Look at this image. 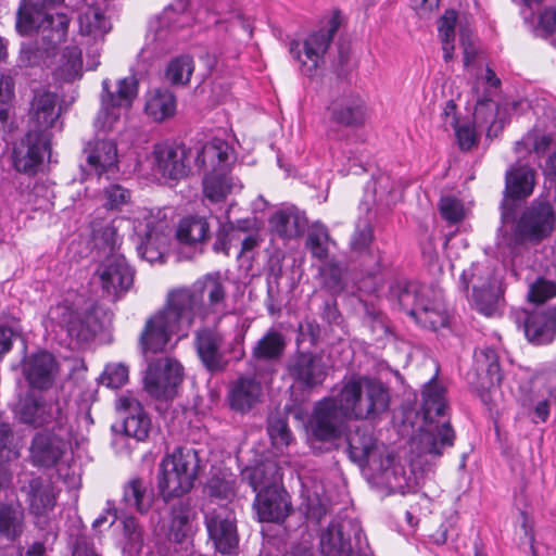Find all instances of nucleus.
<instances>
[{
    "label": "nucleus",
    "instance_id": "30",
    "mask_svg": "<svg viewBox=\"0 0 556 556\" xmlns=\"http://www.w3.org/2000/svg\"><path fill=\"white\" fill-rule=\"evenodd\" d=\"M224 338L222 333L210 328H202L195 332L194 346L204 367L212 372L223 371L227 366L220 352Z\"/></svg>",
    "mask_w": 556,
    "mask_h": 556
},
{
    "label": "nucleus",
    "instance_id": "25",
    "mask_svg": "<svg viewBox=\"0 0 556 556\" xmlns=\"http://www.w3.org/2000/svg\"><path fill=\"white\" fill-rule=\"evenodd\" d=\"M21 419L34 427H42L54 422L58 428H62L67 417L60 401L43 402L40 399L27 395L22 404Z\"/></svg>",
    "mask_w": 556,
    "mask_h": 556
},
{
    "label": "nucleus",
    "instance_id": "4",
    "mask_svg": "<svg viewBox=\"0 0 556 556\" xmlns=\"http://www.w3.org/2000/svg\"><path fill=\"white\" fill-rule=\"evenodd\" d=\"M444 388L432 378L422 390L421 412L426 427L419 434V448L424 454L441 456L445 448L452 447L455 432L448 421L434 425V418L443 416L446 409Z\"/></svg>",
    "mask_w": 556,
    "mask_h": 556
},
{
    "label": "nucleus",
    "instance_id": "36",
    "mask_svg": "<svg viewBox=\"0 0 556 556\" xmlns=\"http://www.w3.org/2000/svg\"><path fill=\"white\" fill-rule=\"evenodd\" d=\"M87 153L86 166H81L87 175L94 174L100 177L117 163V147L113 140H97Z\"/></svg>",
    "mask_w": 556,
    "mask_h": 556
},
{
    "label": "nucleus",
    "instance_id": "39",
    "mask_svg": "<svg viewBox=\"0 0 556 556\" xmlns=\"http://www.w3.org/2000/svg\"><path fill=\"white\" fill-rule=\"evenodd\" d=\"M556 329L554 313H532L525 320V334L534 344L552 342Z\"/></svg>",
    "mask_w": 556,
    "mask_h": 556
},
{
    "label": "nucleus",
    "instance_id": "19",
    "mask_svg": "<svg viewBox=\"0 0 556 556\" xmlns=\"http://www.w3.org/2000/svg\"><path fill=\"white\" fill-rule=\"evenodd\" d=\"M61 108L58 106L56 93L46 89H35L28 109V130L53 137V129L63 128V122L59 121Z\"/></svg>",
    "mask_w": 556,
    "mask_h": 556
},
{
    "label": "nucleus",
    "instance_id": "6",
    "mask_svg": "<svg viewBox=\"0 0 556 556\" xmlns=\"http://www.w3.org/2000/svg\"><path fill=\"white\" fill-rule=\"evenodd\" d=\"M226 292L225 279L219 273H213L198 280L190 288H177L168 293L186 309L188 319L193 325L195 318H203L208 313L224 309Z\"/></svg>",
    "mask_w": 556,
    "mask_h": 556
},
{
    "label": "nucleus",
    "instance_id": "62",
    "mask_svg": "<svg viewBox=\"0 0 556 556\" xmlns=\"http://www.w3.org/2000/svg\"><path fill=\"white\" fill-rule=\"evenodd\" d=\"M556 296V282L538 278L529 286L528 299L532 303L542 304Z\"/></svg>",
    "mask_w": 556,
    "mask_h": 556
},
{
    "label": "nucleus",
    "instance_id": "21",
    "mask_svg": "<svg viewBox=\"0 0 556 556\" xmlns=\"http://www.w3.org/2000/svg\"><path fill=\"white\" fill-rule=\"evenodd\" d=\"M210 540L220 554H231L239 543L236 515L228 506H218L205 513Z\"/></svg>",
    "mask_w": 556,
    "mask_h": 556
},
{
    "label": "nucleus",
    "instance_id": "34",
    "mask_svg": "<svg viewBox=\"0 0 556 556\" xmlns=\"http://www.w3.org/2000/svg\"><path fill=\"white\" fill-rule=\"evenodd\" d=\"M390 293L396 299L400 308L414 318L426 300L433 294V290L416 282H399L391 287Z\"/></svg>",
    "mask_w": 556,
    "mask_h": 556
},
{
    "label": "nucleus",
    "instance_id": "48",
    "mask_svg": "<svg viewBox=\"0 0 556 556\" xmlns=\"http://www.w3.org/2000/svg\"><path fill=\"white\" fill-rule=\"evenodd\" d=\"M123 502L126 507L140 514L147 513L152 504V496L148 492L147 483L141 478H134L124 486Z\"/></svg>",
    "mask_w": 556,
    "mask_h": 556
},
{
    "label": "nucleus",
    "instance_id": "56",
    "mask_svg": "<svg viewBox=\"0 0 556 556\" xmlns=\"http://www.w3.org/2000/svg\"><path fill=\"white\" fill-rule=\"evenodd\" d=\"M267 431L273 444L277 448L288 446L292 440V433L288 427L287 420L280 413L269 416Z\"/></svg>",
    "mask_w": 556,
    "mask_h": 556
},
{
    "label": "nucleus",
    "instance_id": "23",
    "mask_svg": "<svg viewBox=\"0 0 556 556\" xmlns=\"http://www.w3.org/2000/svg\"><path fill=\"white\" fill-rule=\"evenodd\" d=\"M190 150L177 141H163L156 143L153 149V155L157 170L162 176L169 179H181L190 170L188 164V153Z\"/></svg>",
    "mask_w": 556,
    "mask_h": 556
},
{
    "label": "nucleus",
    "instance_id": "11",
    "mask_svg": "<svg viewBox=\"0 0 556 556\" xmlns=\"http://www.w3.org/2000/svg\"><path fill=\"white\" fill-rule=\"evenodd\" d=\"M101 253L105 257L98 265L96 276L103 293L117 300L132 286L135 271L125 256L115 250V245H102Z\"/></svg>",
    "mask_w": 556,
    "mask_h": 556
},
{
    "label": "nucleus",
    "instance_id": "59",
    "mask_svg": "<svg viewBox=\"0 0 556 556\" xmlns=\"http://www.w3.org/2000/svg\"><path fill=\"white\" fill-rule=\"evenodd\" d=\"M402 193L403 186L401 182L391 180V177L388 175L379 176L376 182L375 194L381 200L386 197L387 206L394 205L402 198Z\"/></svg>",
    "mask_w": 556,
    "mask_h": 556
},
{
    "label": "nucleus",
    "instance_id": "12",
    "mask_svg": "<svg viewBox=\"0 0 556 556\" xmlns=\"http://www.w3.org/2000/svg\"><path fill=\"white\" fill-rule=\"evenodd\" d=\"M535 172L527 165H511L505 174L504 198L501 202L500 232L507 235L506 224H513L517 214L516 200L529 197L534 188Z\"/></svg>",
    "mask_w": 556,
    "mask_h": 556
},
{
    "label": "nucleus",
    "instance_id": "35",
    "mask_svg": "<svg viewBox=\"0 0 556 556\" xmlns=\"http://www.w3.org/2000/svg\"><path fill=\"white\" fill-rule=\"evenodd\" d=\"M349 454L353 462L363 466L378 459V444L369 427H357L348 437Z\"/></svg>",
    "mask_w": 556,
    "mask_h": 556
},
{
    "label": "nucleus",
    "instance_id": "43",
    "mask_svg": "<svg viewBox=\"0 0 556 556\" xmlns=\"http://www.w3.org/2000/svg\"><path fill=\"white\" fill-rule=\"evenodd\" d=\"M414 319L422 327L433 331L447 325L448 316L438 293L433 291V294L426 300L425 305L419 308Z\"/></svg>",
    "mask_w": 556,
    "mask_h": 556
},
{
    "label": "nucleus",
    "instance_id": "41",
    "mask_svg": "<svg viewBox=\"0 0 556 556\" xmlns=\"http://www.w3.org/2000/svg\"><path fill=\"white\" fill-rule=\"evenodd\" d=\"M497 279L500 278L493 268L484 263L475 262L463 270L459 277V289L467 294L472 289V293H475Z\"/></svg>",
    "mask_w": 556,
    "mask_h": 556
},
{
    "label": "nucleus",
    "instance_id": "8",
    "mask_svg": "<svg viewBox=\"0 0 556 556\" xmlns=\"http://www.w3.org/2000/svg\"><path fill=\"white\" fill-rule=\"evenodd\" d=\"M340 14L336 12L327 22L325 27H321L311 33L303 42V53L306 60H302L301 45L296 40L289 43V52L292 58L300 63V71L307 77L315 75L323 61L326 52L328 51L334 35L340 27Z\"/></svg>",
    "mask_w": 556,
    "mask_h": 556
},
{
    "label": "nucleus",
    "instance_id": "44",
    "mask_svg": "<svg viewBox=\"0 0 556 556\" xmlns=\"http://www.w3.org/2000/svg\"><path fill=\"white\" fill-rule=\"evenodd\" d=\"M79 30L83 35L94 38L111 30V22L98 5H87L78 15Z\"/></svg>",
    "mask_w": 556,
    "mask_h": 556
},
{
    "label": "nucleus",
    "instance_id": "51",
    "mask_svg": "<svg viewBox=\"0 0 556 556\" xmlns=\"http://www.w3.org/2000/svg\"><path fill=\"white\" fill-rule=\"evenodd\" d=\"M204 491L211 498L231 501L236 496V479L230 472L213 475L207 480Z\"/></svg>",
    "mask_w": 556,
    "mask_h": 556
},
{
    "label": "nucleus",
    "instance_id": "37",
    "mask_svg": "<svg viewBox=\"0 0 556 556\" xmlns=\"http://www.w3.org/2000/svg\"><path fill=\"white\" fill-rule=\"evenodd\" d=\"M261 382L252 377H241L233 382L229 390L230 407L240 413L249 412L262 396Z\"/></svg>",
    "mask_w": 556,
    "mask_h": 556
},
{
    "label": "nucleus",
    "instance_id": "26",
    "mask_svg": "<svg viewBox=\"0 0 556 556\" xmlns=\"http://www.w3.org/2000/svg\"><path fill=\"white\" fill-rule=\"evenodd\" d=\"M176 224L166 217L164 210L149 211L141 219L134 220L132 230L139 243H166L175 237Z\"/></svg>",
    "mask_w": 556,
    "mask_h": 556
},
{
    "label": "nucleus",
    "instance_id": "57",
    "mask_svg": "<svg viewBox=\"0 0 556 556\" xmlns=\"http://www.w3.org/2000/svg\"><path fill=\"white\" fill-rule=\"evenodd\" d=\"M207 157L212 161L216 159L219 164L226 163L229 159L228 144L220 139H215L210 144L199 148L195 154V164L199 167L204 166Z\"/></svg>",
    "mask_w": 556,
    "mask_h": 556
},
{
    "label": "nucleus",
    "instance_id": "17",
    "mask_svg": "<svg viewBox=\"0 0 556 556\" xmlns=\"http://www.w3.org/2000/svg\"><path fill=\"white\" fill-rule=\"evenodd\" d=\"M65 20V29H68L70 17L65 13H49L43 5L34 0H20L15 14V30L20 36H29L34 33L40 35L59 29L56 22Z\"/></svg>",
    "mask_w": 556,
    "mask_h": 556
},
{
    "label": "nucleus",
    "instance_id": "61",
    "mask_svg": "<svg viewBox=\"0 0 556 556\" xmlns=\"http://www.w3.org/2000/svg\"><path fill=\"white\" fill-rule=\"evenodd\" d=\"M103 198L106 210H121L130 201L131 192L118 184H112L103 189Z\"/></svg>",
    "mask_w": 556,
    "mask_h": 556
},
{
    "label": "nucleus",
    "instance_id": "55",
    "mask_svg": "<svg viewBox=\"0 0 556 556\" xmlns=\"http://www.w3.org/2000/svg\"><path fill=\"white\" fill-rule=\"evenodd\" d=\"M476 105L473 112V124L478 126L493 122L496 116V104L493 101L492 92L489 89L480 93L479 88H475Z\"/></svg>",
    "mask_w": 556,
    "mask_h": 556
},
{
    "label": "nucleus",
    "instance_id": "22",
    "mask_svg": "<svg viewBox=\"0 0 556 556\" xmlns=\"http://www.w3.org/2000/svg\"><path fill=\"white\" fill-rule=\"evenodd\" d=\"M116 409L122 418L123 432L137 441H146L152 422L142 404L134 395L124 394L117 399Z\"/></svg>",
    "mask_w": 556,
    "mask_h": 556
},
{
    "label": "nucleus",
    "instance_id": "13",
    "mask_svg": "<svg viewBox=\"0 0 556 556\" xmlns=\"http://www.w3.org/2000/svg\"><path fill=\"white\" fill-rule=\"evenodd\" d=\"M52 138L49 135L27 130L12 150L13 168L24 175L35 176L41 168L46 154L51 152Z\"/></svg>",
    "mask_w": 556,
    "mask_h": 556
},
{
    "label": "nucleus",
    "instance_id": "32",
    "mask_svg": "<svg viewBox=\"0 0 556 556\" xmlns=\"http://www.w3.org/2000/svg\"><path fill=\"white\" fill-rule=\"evenodd\" d=\"M134 220L124 216L101 215L97 211L90 220V231L93 243H117L126 231L132 230Z\"/></svg>",
    "mask_w": 556,
    "mask_h": 556
},
{
    "label": "nucleus",
    "instance_id": "9",
    "mask_svg": "<svg viewBox=\"0 0 556 556\" xmlns=\"http://www.w3.org/2000/svg\"><path fill=\"white\" fill-rule=\"evenodd\" d=\"M346 420L350 418L341 408L338 393L316 402L308 422L312 446L315 447L316 442L330 443L340 439L345 432Z\"/></svg>",
    "mask_w": 556,
    "mask_h": 556
},
{
    "label": "nucleus",
    "instance_id": "18",
    "mask_svg": "<svg viewBox=\"0 0 556 556\" xmlns=\"http://www.w3.org/2000/svg\"><path fill=\"white\" fill-rule=\"evenodd\" d=\"M98 314L99 308L96 306L78 313L67 304H58L49 312L52 321L66 329L70 337L81 342L91 340L102 329Z\"/></svg>",
    "mask_w": 556,
    "mask_h": 556
},
{
    "label": "nucleus",
    "instance_id": "38",
    "mask_svg": "<svg viewBox=\"0 0 556 556\" xmlns=\"http://www.w3.org/2000/svg\"><path fill=\"white\" fill-rule=\"evenodd\" d=\"M285 336L276 330L269 329L252 348L251 356L254 364H273L278 362L286 350Z\"/></svg>",
    "mask_w": 556,
    "mask_h": 556
},
{
    "label": "nucleus",
    "instance_id": "16",
    "mask_svg": "<svg viewBox=\"0 0 556 556\" xmlns=\"http://www.w3.org/2000/svg\"><path fill=\"white\" fill-rule=\"evenodd\" d=\"M184 380V367L174 358L162 357L148 365L144 389L153 397H172Z\"/></svg>",
    "mask_w": 556,
    "mask_h": 556
},
{
    "label": "nucleus",
    "instance_id": "10",
    "mask_svg": "<svg viewBox=\"0 0 556 556\" xmlns=\"http://www.w3.org/2000/svg\"><path fill=\"white\" fill-rule=\"evenodd\" d=\"M515 230L520 240L541 242L547 239L556 228L554 206L546 199H534L521 213L518 220L506 224Z\"/></svg>",
    "mask_w": 556,
    "mask_h": 556
},
{
    "label": "nucleus",
    "instance_id": "2",
    "mask_svg": "<svg viewBox=\"0 0 556 556\" xmlns=\"http://www.w3.org/2000/svg\"><path fill=\"white\" fill-rule=\"evenodd\" d=\"M348 53L340 48L338 52V65L334 67L336 81L329 90V102L326 113L330 123L328 136L340 138V127L349 129L362 128L368 117V108L361 94L354 91L346 80L348 73L344 64L348 62Z\"/></svg>",
    "mask_w": 556,
    "mask_h": 556
},
{
    "label": "nucleus",
    "instance_id": "31",
    "mask_svg": "<svg viewBox=\"0 0 556 556\" xmlns=\"http://www.w3.org/2000/svg\"><path fill=\"white\" fill-rule=\"evenodd\" d=\"M29 511L37 516H46L55 506L56 496L51 483L39 476L25 479L21 485Z\"/></svg>",
    "mask_w": 556,
    "mask_h": 556
},
{
    "label": "nucleus",
    "instance_id": "49",
    "mask_svg": "<svg viewBox=\"0 0 556 556\" xmlns=\"http://www.w3.org/2000/svg\"><path fill=\"white\" fill-rule=\"evenodd\" d=\"M192 511L188 504L178 503L172 508V520L168 529L169 541L182 543L191 533Z\"/></svg>",
    "mask_w": 556,
    "mask_h": 556
},
{
    "label": "nucleus",
    "instance_id": "42",
    "mask_svg": "<svg viewBox=\"0 0 556 556\" xmlns=\"http://www.w3.org/2000/svg\"><path fill=\"white\" fill-rule=\"evenodd\" d=\"M242 480L247 481L254 492L278 486V469L271 463H262L253 467H247L242 471Z\"/></svg>",
    "mask_w": 556,
    "mask_h": 556
},
{
    "label": "nucleus",
    "instance_id": "53",
    "mask_svg": "<svg viewBox=\"0 0 556 556\" xmlns=\"http://www.w3.org/2000/svg\"><path fill=\"white\" fill-rule=\"evenodd\" d=\"M194 70L193 59L181 54L172 59L165 70V77L173 85H187Z\"/></svg>",
    "mask_w": 556,
    "mask_h": 556
},
{
    "label": "nucleus",
    "instance_id": "3",
    "mask_svg": "<svg viewBox=\"0 0 556 556\" xmlns=\"http://www.w3.org/2000/svg\"><path fill=\"white\" fill-rule=\"evenodd\" d=\"M187 315L186 309L167 293L164 306L147 319L140 333L141 353L148 357L163 352L174 336L178 340L187 338L193 326Z\"/></svg>",
    "mask_w": 556,
    "mask_h": 556
},
{
    "label": "nucleus",
    "instance_id": "58",
    "mask_svg": "<svg viewBox=\"0 0 556 556\" xmlns=\"http://www.w3.org/2000/svg\"><path fill=\"white\" fill-rule=\"evenodd\" d=\"M123 526L126 538V548L130 554H140L144 544L143 530L141 526L134 517L125 518Z\"/></svg>",
    "mask_w": 556,
    "mask_h": 556
},
{
    "label": "nucleus",
    "instance_id": "15",
    "mask_svg": "<svg viewBox=\"0 0 556 556\" xmlns=\"http://www.w3.org/2000/svg\"><path fill=\"white\" fill-rule=\"evenodd\" d=\"M138 93V80L135 77H124L117 81V90H111V80H102L100 96L101 108L98 113L97 123L103 130L111 129L113 123L118 118L116 112L122 106H130Z\"/></svg>",
    "mask_w": 556,
    "mask_h": 556
},
{
    "label": "nucleus",
    "instance_id": "63",
    "mask_svg": "<svg viewBox=\"0 0 556 556\" xmlns=\"http://www.w3.org/2000/svg\"><path fill=\"white\" fill-rule=\"evenodd\" d=\"M62 59L64 60L62 68L67 80H74L81 75L83 59L77 47H66Z\"/></svg>",
    "mask_w": 556,
    "mask_h": 556
},
{
    "label": "nucleus",
    "instance_id": "60",
    "mask_svg": "<svg viewBox=\"0 0 556 556\" xmlns=\"http://www.w3.org/2000/svg\"><path fill=\"white\" fill-rule=\"evenodd\" d=\"M324 287L332 294L344 290L343 269L336 263H326L320 267Z\"/></svg>",
    "mask_w": 556,
    "mask_h": 556
},
{
    "label": "nucleus",
    "instance_id": "29",
    "mask_svg": "<svg viewBox=\"0 0 556 556\" xmlns=\"http://www.w3.org/2000/svg\"><path fill=\"white\" fill-rule=\"evenodd\" d=\"M254 508L262 522H279L285 520L290 511L288 493L277 486L257 492Z\"/></svg>",
    "mask_w": 556,
    "mask_h": 556
},
{
    "label": "nucleus",
    "instance_id": "64",
    "mask_svg": "<svg viewBox=\"0 0 556 556\" xmlns=\"http://www.w3.org/2000/svg\"><path fill=\"white\" fill-rule=\"evenodd\" d=\"M441 216L450 224H456L464 217V205L455 197H442L440 200Z\"/></svg>",
    "mask_w": 556,
    "mask_h": 556
},
{
    "label": "nucleus",
    "instance_id": "33",
    "mask_svg": "<svg viewBox=\"0 0 556 556\" xmlns=\"http://www.w3.org/2000/svg\"><path fill=\"white\" fill-rule=\"evenodd\" d=\"M359 529L351 520H332L327 529L320 533L319 547L325 556H345L352 548L350 535L346 531Z\"/></svg>",
    "mask_w": 556,
    "mask_h": 556
},
{
    "label": "nucleus",
    "instance_id": "47",
    "mask_svg": "<svg viewBox=\"0 0 556 556\" xmlns=\"http://www.w3.org/2000/svg\"><path fill=\"white\" fill-rule=\"evenodd\" d=\"M177 101L175 94L166 89L159 88L146 103V112L155 122H163L176 112Z\"/></svg>",
    "mask_w": 556,
    "mask_h": 556
},
{
    "label": "nucleus",
    "instance_id": "20",
    "mask_svg": "<svg viewBox=\"0 0 556 556\" xmlns=\"http://www.w3.org/2000/svg\"><path fill=\"white\" fill-rule=\"evenodd\" d=\"M59 29L42 34L39 38L23 42L20 49V62L24 66H49L59 51V46L66 40L68 29L65 20L56 22Z\"/></svg>",
    "mask_w": 556,
    "mask_h": 556
},
{
    "label": "nucleus",
    "instance_id": "28",
    "mask_svg": "<svg viewBox=\"0 0 556 556\" xmlns=\"http://www.w3.org/2000/svg\"><path fill=\"white\" fill-rule=\"evenodd\" d=\"M66 452V442L50 432H38L29 446V462L36 467L55 466Z\"/></svg>",
    "mask_w": 556,
    "mask_h": 556
},
{
    "label": "nucleus",
    "instance_id": "50",
    "mask_svg": "<svg viewBox=\"0 0 556 556\" xmlns=\"http://www.w3.org/2000/svg\"><path fill=\"white\" fill-rule=\"evenodd\" d=\"M231 177L225 172L214 169L205 175L203 179V191L205 197L212 202H219L226 199L231 192Z\"/></svg>",
    "mask_w": 556,
    "mask_h": 556
},
{
    "label": "nucleus",
    "instance_id": "5",
    "mask_svg": "<svg viewBox=\"0 0 556 556\" xmlns=\"http://www.w3.org/2000/svg\"><path fill=\"white\" fill-rule=\"evenodd\" d=\"M199 457L191 447H176L163 457L160 464L157 488L162 498H173L188 494L194 486L199 473Z\"/></svg>",
    "mask_w": 556,
    "mask_h": 556
},
{
    "label": "nucleus",
    "instance_id": "52",
    "mask_svg": "<svg viewBox=\"0 0 556 556\" xmlns=\"http://www.w3.org/2000/svg\"><path fill=\"white\" fill-rule=\"evenodd\" d=\"M376 212L367 210L355 223V228L350 243H372L379 238V227L376 224Z\"/></svg>",
    "mask_w": 556,
    "mask_h": 556
},
{
    "label": "nucleus",
    "instance_id": "7",
    "mask_svg": "<svg viewBox=\"0 0 556 556\" xmlns=\"http://www.w3.org/2000/svg\"><path fill=\"white\" fill-rule=\"evenodd\" d=\"M268 231L273 239L285 242L300 240L306 235L305 243H336L325 223H309L305 211L295 205L276 210L268 218Z\"/></svg>",
    "mask_w": 556,
    "mask_h": 556
},
{
    "label": "nucleus",
    "instance_id": "1",
    "mask_svg": "<svg viewBox=\"0 0 556 556\" xmlns=\"http://www.w3.org/2000/svg\"><path fill=\"white\" fill-rule=\"evenodd\" d=\"M337 393L350 420L376 421L390 409V387L377 377L352 375L341 382Z\"/></svg>",
    "mask_w": 556,
    "mask_h": 556
},
{
    "label": "nucleus",
    "instance_id": "45",
    "mask_svg": "<svg viewBox=\"0 0 556 556\" xmlns=\"http://www.w3.org/2000/svg\"><path fill=\"white\" fill-rule=\"evenodd\" d=\"M24 510L17 506L0 503V534L9 541L20 538L24 531Z\"/></svg>",
    "mask_w": 556,
    "mask_h": 556
},
{
    "label": "nucleus",
    "instance_id": "46",
    "mask_svg": "<svg viewBox=\"0 0 556 556\" xmlns=\"http://www.w3.org/2000/svg\"><path fill=\"white\" fill-rule=\"evenodd\" d=\"M502 299L503 289L500 279L483 287L471 295L475 308L488 317L494 316L497 313Z\"/></svg>",
    "mask_w": 556,
    "mask_h": 556
},
{
    "label": "nucleus",
    "instance_id": "14",
    "mask_svg": "<svg viewBox=\"0 0 556 556\" xmlns=\"http://www.w3.org/2000/svg\"><path fill=\"white\" fill-rule=\"evenodd\" d=\"M286 371L301 390L312 391L324 384L328 376V366L319 354L296 351L289 356Z\"/></svg>",
    "mask_w": 556,
    "mask_h": 556
},
{
    "label": "nucleus",
    "instance_id": "40",
    "mask_svg": "<svg viewBox=\"0 0 556 556\" xmlns=\"http://www.w3.org/2000/svg\"><path fill=\"white\" fill-rule=\"evenodd\" d=\"M210 238V224L204 216L187 215L176 224L175 239L178 243H204Z\"/></svg>",
    "mask_w": 556,
    "mask_h": 556
},
{
    "label": "nucleus",
    "instance_id": "27",
    "mask_svg": "<svg viewBox=\"0 0 556 556\" xmlns=\"http://www.w3.org/2000/svg\"><path fill=\"white\" fill-rule=\"evenodd\" d=\"M22 371L30 388L48 390L54 382L58 364L52 354L42 351L28 356Z\"/></svg>",
    "mask_w": 556,
    "mask_h": 556
},
{
    "label": "nucleus",
    "instance_id": "24",
    "mask_svg": "<svg viewBox=\"0 0 556 556\" xmlns=\"http://www.w3.org/2000/svg\"><path fill=\"white\" fill-rule=\"evenodd\" d=\"M476 363L478 375L483 374L484 377L479 378L475 390L482 403L491 408L493 395L497 392V387L503 380L498 355L495 350L486 348L476 355Z\"/></svg>",
    "mask_w": 556,
    "mask_h": 556
},
{
    "label": "nucleus",
    "instance_id": "54",
    "mask_svg": "<svg viewBox=\"0 0 556 556\" xmlns=\"http://www.w3.org/2000/svg\"><path fill=\"white\" fill-rule=\"evenodd\" d=\"M254 225V218L238 219L236 224L228 222L219 230L216 243H230L233 240H238L240 243H256V240L250 233L243 238L236 237L238 232H249Z\"/></svg>",
    "mask_w": 556,
    "mask_h": 556
}]
</instances>
